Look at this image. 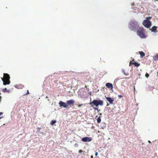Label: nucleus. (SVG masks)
<instances>
[{"instance_id":"nucleus-35","label":"nucleus","mask_w":158,"mask_h":158,"mask_svg":"<svg viewBox=\"0 0 158 158\" xmlns=\"http://www.w3.org/2000/svg\"><path fill=\"white\" fill-rule=\"evenodd\" d=\"M91 157L92 158H93L92 156H91Z\"/></svg>"},{"instance_id":"nucleus-8","label":"nucleus","mask_w":158,"mask_h":158,"mask_svg":"<svg viewBox=\"0 0 158 158\" xmlns=\"http://www.w3.org/2000/svg\"><path fill=\"white\" fill-rule=\"evenodd\" d=\"M67 106L69 105H71L74 103V101L73 99H71L67 101L66 102Z\"/></svg>"},{"instance_id":"nucleus-29","label":"nucleus","mask_w":158,"mask_h":158,"mask_svg":"<svg viewBox=\"0 0 158 158\" xmlns=\"http://www.w3.org/2000/svg\"><path fill=\"white\" fill-rule=\"evenodd\" d=\"M2 114V112H0V116L1 115V114Z\"/></svg>"},{"instance_id":"nucleus-23","label":"nucleus","mask_w":158,"mask_h":158,"mask_svg":"<svg viewBox=\"0 0 158 158\" xmlns=\"http://www.w3.org/2000/svg\"><path fill=\"white\" fill-rule=\"evenodd\" d=\"M95 155L96 156H97L98 155V153L97 152H95Z\"/></svg>"},{"instance_id":"nucleus-11","label":"nucleus","mask_w":158,"mask_h":158,"mask_svg":"<svg viewBox=\"0 0 158 158\" xmlns=\"http://www.w3.org/2000/svg\"><path fill=\"white\" fill-rule=\"evenodd\" d=\"M157 27L156 26H154L152 27L151 30L152 32L155 33L157 32Z\"/></svg>"},{"instance_id":"nucleus-4","label":"nucleus","mask_w":158,"mask_h":158,"mask_svg":"<svg viewBox=\"0 0 158 158\" xmlns=\"http://www.w3.org/2000/svg\"><path fill=\"white\" fill-rule=\"evenodd\" d=\"M148 18L151 19V17H147L146 19L143 20V26L147 28H149L151 25V22L149 19H148Z\"/></svg>"},{"instance_id":"nucleus-20","label":"nucleus","mask_w":158,"mask_h":158,"mask_svg":"<svg viewBox=\"0 0 158 158\" xmlns=\"http://www.w3.org/2000/svg\"><path fill=\"white\" fill-rule=\"evenodd\" d=\"M149 74H148L147 73H146L145 75V77L147 78H148V77H149Z\"/></svg>"},{"instance_id":"nucleus-5","label":"nucleus","mask_w":158,"mask_h":158,"mask_svg":"<svg viewBox=\"0 0 158 158\" xmlns=\"http://www.w3.org/2000/svg\"><path fill=\"white\" fill-rule=\"evenodd\" d=\"M3 77L4 79L6 80V83L5 82V81L3 82V84L4 85H9L10 83V81L9 80L10 79V77L9 75L7 73H4L3 74Z\"/></svg>"},{"instance_id":"nucleus-17","label":"nucleus","mask_w":158,"mask_h":158,"mask_svg":"<svg viewBox=\"0 0 158 158\" xmlns=\"http://www.w3.org/2000/svg\"><path fill=\"white\" fill-rule=\"evenodd\" d=\"M91 107H93V108L94 109V110H97L98 111H100V110H98V108H97L94 107L93 105H92L91 106Z\"/></svg>"},{"instance_id":"nucleus-25","label":"nucleus","mask_w":158,"mask_h":158,"mask_svg":"<svg viewBox=\"0 0 158 158\" xmlns=\"http://www.w3.org/2000/svg\"><path fill=\"white\" fill-rule=\"evenodd\" d=\"M1 79L2 81L3 82H4V81H5L4 79L3 78L1 77Z\"/></svg>"},{"instance_id":"nucleus-9","label":"nucleus","mask_w":158,"mask_h":158,"mask_svg":"<svg viewBox=\"0 0 158 158\" xmlns=\"http://www.w3.org/2000/svg\"><path fill=\"white\" fill-rule=\"evenodd\" d=\"M106 86L108 88L110 89L111 90H112L113 88V85L111 83H106Z\"/></svg>"},{"instance_id":"nucleus-32","label":"nucleus","mask_w":158,"mask_h":158,"mask_svg":"<svg viewBox=\"0 0 158 158\" xmlns=\"http://www.w3.org/2000/svg\"><path fill=\"white\" fill-rule=\"evenodd\" d=\"M2 117H0V119L1 118H2Z\"/></svg>"},{"instance_id":"nucleus-10","label":"nucleus","mask_w":158,"mask_h":158,"mask_svg":"<svg viewBox=\"0 0 158 158\" xmlns=\"http://www.w3.org/2000/svg\"><path fill=\"white\" fill-rule=\"evenodd\" d=\"M106 100L110 103V104H113L114 101V99L112 98L111 97H107L106 98Z\"/></svg>"},{"instance_id":"nucleus-16","label":"nucleus","mask_w":158,"mask_h":158,"mask_svg":"<svg viewBox=\"0 0 158 158\" xmlns=\"http://www.w3.org/2000/svg\"><path fill=\"white\" fill-rule=\"evenodd\" d=\"M56 122V121L55 120H52L50 123V124L52 125H54Z\"/></svg>"},{"instance_id":"nucleus-15","label":"nucleus","mask_w":158,"mask_h":158,"mask_svg":"<svg viewBox=\"0 0 158 158\" xmlns=\"http://www.w3.org/2000/svg\"><path fill=\"white\" fill-rule=\"evenodd\" d=\"M153 59L154 60H158V54H157L155 56H153Z\"/></svg>"},{"instance_id":"nucleus-1","label":"nucleus","mask_w":158,"mask_h":158,"mask_svg":"<svg viewBox=\"0 0 158 158\" xmlns=\"http://www.w3.org/2000/svg\"><path fill=\"white\" fill-rule=\"evenodd\" d=\"M139 25L138 22L135 21H133L129 22L128 27L131 31L136 32L139 27Z\"/></svg>"},{"instance_id":"nucleus-13","label":"nucleus","mask_w":158,"mask_h":158,"mask_svg":"<svg viewBox=\"0 0 158 158\" xmlns=\"http://www.w3.org/2000/svg\"><path fill=\"white\" fill-rule=\"evenodd\" d=\"M132 64H134L135 66H136L137 67H139L140 65L139 64H138V63L135 62H134L133 63H132Z\"/></svg>"},{"instance_id":"nucleus-12","label":"nucleus","mask_w":158,"mask_h":158,"mask_svg":"<svg viewBox=\"0 0 158 158\" xmlns=\"http://www.w3.org/2000/svg\"><path fill=\"white\" fill-rule=\"evenodd\" d=\"M139 54L140 55V56L141 58L143 57L145 55L143 51H139Z\"/></svg>"},{"instance_id":"nucleus-34","label":"nucleus","mask_w":158,"mask_h":158,"mask_svg":"<svg viewBox=\"0 0 158 158\" xmlns=\"http://www.w3.org/2000/svg\"><path fill=\"white\" fill-rule=\"evenodd\" d=\"M155 0V1H158V0Z\"/></svg>"},{"instance_id":"nucleus-26","label":"nucleus","mask_w":158,"mask_h":158,"mask_svg":"<svg viewBox=\"0 0 158 158\" xmlns=\"http://www.w3.org/2000/svg\"><path fill=\"white\" fill-rule=\"evenodd\" d=\"M29 94V91L28 90H27V93L26 94Z\"/></svg>"},{"instance_id":"nucleus-6","label":"nucleus","mask_w":158,"mask_h":158,"mask_svg":"<svg viewBox=\"0 0 158 158\" xmlns=\"http://www.w3.org/2000/svg\"><path fill=\"white\" fill-rule=\"evenodd\" d=\"M81 140L84 142H89L92 140V139L90 137H85L82 138Z\"/></svg>"},{"instance_id":"nucleus-24","label":"nucleus","mask_w":158,"mask_h":158,"mask_svg":"<svg viewBox=\"0 0 158 158\" xmlns=\"http://www.w3.org/2000/svg\"><path fill=\"white\" fill-rule=\"evenodd\" d=\"M41 128V127H40V128H39V127H38V130H37V131H39L40 130V129Z\"/></svg>"},{"instance_id":"nucleus-30","label":"nucleus","mask_w":158,"mask_h":158,"mask_svg":"<svg viewBox=\"0 0 158 158\" xmlns=\"http://www.w3.org/2000/svg\"><path fill=\"white\" fill-rule=\"evenodd\" d=\"M148 142L149 143H151V141H148Z\"/></svg>"},{"instance_id":"nucleus-19","label":"nucleus","mask_w":158,"mask_h":158,"mask_svg":"<svg viewBox=\"0 0 158 158\" xmlns=\"http://www.w3.org/2000/svg\"><path fill=\"white\" fill-rule=\"evenodd\" d=\"M3 91L4 92H5L6 91H7V92H9L10 91V90H9V89L7 90V89L6 88H5L3 90Z\"/></svg>"},{"instance_id":"nucleus-22","label":"nucleus","mask_w":158,"mask_h":158,"mask_svg":"<svg viewBox=\"0 0 158 158\" xmlns=\"http://www.w3.org/2000/svg\"><path fill=\"white\" fill-rule=\"evenodd\" d=\"M83 105V104H80V105H78V107H81V106H82Z\"/></svg>"},{"instance_id":"nucleus-21","label":"nucleus","mask_w":158,"mask_h":158,"mask_svg":"<svg viewBox=\"0 0 158 158\" xmlns=\"http://www.w3.org/2000/svg\"><path fill=\"white\" fill-rule=\"evenodd\" d=\"M118 97L119 98H120L123 97V96L121 95H118Z\"/></svg>"},{"instance_id":"nucleus-2","label":"nucleus","mask_w":158,"mask_h":158,"mask_svg":"<svg viewBox=\"0 0 158 158\" xmlns=\"http://www.w3.org/2000/svg\"><path fill=\"white\" fill-rule=\"evenodd\" d=\"M136 32L137 35L139 36L140 38L145 39L147 37V36L145 33V31L142 27H139Z\"/></svg>"},{"instance_id":"nucleus-3","label":"nucleus","mask_w":158,"mask_h":158,"mask_svg":"<svg viewBox=\"0 0 158 158\" xmlns=\"http://www.w3.org/2000/svg\"><path fill=\"white\" fill-rule=\"evenodd\" d=\"M90 102L89 104L90 105H93L96 107L99 105L102 106L103 104V101L102 100H94L92 101H91V99H90Z\"/></svg>"},{"instance_id":"nucleus-31","label":"nucleus","mask_w":158,"mask_h":158,"mask_svg":"<svg viewBox=\"0 0 158 158\" xmlns=\"http://www.w3.org/2000/svg\"><path fill=\"white\" fill-rule=\"evenodd\" d=\"M99 114L100 115H102V114L101 113H99Z\"/></svg>"},{"instance_id":"nucleus-27","label":"nucleus","mask_w":158,"mask_h":158,"mask_svg":"<svg viewBox=\"0 0 158 158\" xmlns=\"http://www.w3.org/2000/svg\"><path fill=\"white\" fill-rule=\"evenodd\" d=\"M82 152V151L81 150H79V152L80 153H81Z\"/></svg>"},{"instance_id":"nucleus-33","label":"nucleus","mask_w":158,"mask_h":158,"mask_svg":"<svg viewBox=\"0 0 158 158\" xmlns=\"http://www.w3.org/2000/svg\"><path fill=\"white\" fill-rule=\"evenodd\" d=\"M108 105H109V104H107V106H108Z\"/></svg>"},{"instance_id":"nucleus-28","label":"nucleus","mask_w":158,"mask_h":158,"mask_svg":"<svg viewBox=\"0 0 158 158\" xmlns=\"http://www.w3.org/2000/svg\"><path fill=\"white\" fill-rule=\"evenodd\" d=\"M132 64V63H131V62L130 61L129 63V66H130L131 64Z\"/></svg>"},{"instance_id":"nucleus-7","label":"nucleus","mask_w":158,"mask_h":158,"mask_svg":"<svg viewBox=\"0 0 158 158\" xmlns=\"http://www.w3.org/2000/svg\"><path fill=\"white\" fill-rule=\"evenodd\" d=\"M59 104L60 107L67 108L68 107L67 103L64 102L62 101H60L59 103Z\"/></svg>"},{"instance_id":"nucleus-18","label":"nucleus","mask_w":158,"mask_h":158,"mask_svg":"<svg viewBox=\"0 0 158 158\" xmlns=\"http://www.w3.org/2000/svg\"><path fill=\"white\" fill-rule=\"evenodd\" d=\"M97 122L98 123H99L101 122V119L100 117H98L97 119Z\"/></svg>"},{"instance_id":"nucleus-14","label":"nucleus","mask_w":158,"mask_h":158,"mask_svg":"<svg viewBox=\"0 0 158 158\" xmlns=\"http://www.w3.org/2000/svg\"><path fill=\"white\" fill-rule=\"evenodd\" d=\"M122 73H123V74L126 76H128L129 75V74L127 73H126L125 70L124 69H122Z\"/></svg>"}]
</instances>
